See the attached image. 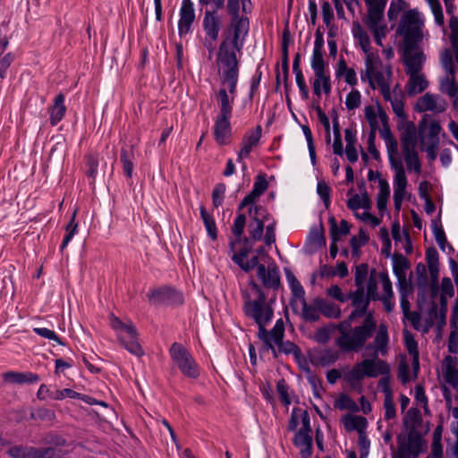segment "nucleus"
Here are the masks:
<instances>
[{"instance_id":"52","label":"nucleus","mask_w":458,"mask_h":458,"mask_svg":"<svg viewBox=\"0 0 458 458\" xmlns=\"http://www.w3.org/2000/svg\"><path fill=\"white\" fill-rule=\"evenodd\" d=\"M367 15L384 14L386 0H365Z\"/></svg>"},{"instance_id":"64","label":"nucleus","mask_w":458,"mask_h":458,"mask_svg":"<svg viewBox=\"0 0 458 458\" xmlns=\"http://www.w3.org/2000/svg\"><path fill=\"white\" fill-rule=\"evenodd\" d=\"M13 458H32V447L14 446L8 451Z\"/></svg>"},{"instance_id":"60","label":"nucleus","mask_w":458,"mask_h":458,"mask_svg":"<svg viewBox=\"0 0 458 458\" xmlns=\"http://www.w3.org/2000/svg\"><path fill=\"white\" fill-rule=\"evenodd\" d=\"M80 397V393H77L70 388L55 389L52 393V400L61 401L65 398L76 399Z\"/></svg>"},{"instance_id":"6","label":"nucleus","mask_w":458,"mask_h":458,"mask_svg":"<svg viewBox=\"0 0 458 458\" xmlns=\"http://www.w3.org/2000/svg\"><path fill=\"white\" fill-rule=\"evenodd\" d=\"M249 28L242 21L228 25L219 46L218 57H237L241 54Z\"/></svg>"},{"instance_id":"54","label":"nucleus","mask_w":458,"mask_h":458,"mask_svg":"<svg viewBox=\"0 0 458 458\" xmlns=\"http://www.w3.org/2000/svg\"><path fill=\"white\" fill-rule=\"evenodd\" d=\"M351 225L345 221L342 220L340 225H337L335 221L331 222V233L334 239V242H336L339 236L346 235L350 233Z\"/></svg>"},{"instance_id":"55","label":"nucleus","mask_w":458,"mask_h":458,"mask_svg":"<svg viewBox=\"0 0 458 458\" xmlns=\"http://www.w3.org/2000/svg\"><path fill=\"white\" fill-rule=\"evenodd\" d=\"M75 216L76 211L72 213V219L66 226V234L61 244V250H64L67 247L72 237L77 233L78 224L75 223Z\"/></svg>"},{"instance_id":"43","label":"nucleus","mask_w":458,"mask_h":458,"mask_svg":"<svg viewBox=\"0 0 458 458\" xmlns=\"http://www.w3.org/2000/svg\"><path fill=\"white\" fill-rule=\"evenodd\" d=\"M4 377L5 381L15 384L35 383L39 380V377L31 372H7L4 374Z\"/></svg>"},{"instance_id":"24","label":"nucleus","mask_w":458,"mask_h":458,"mask_svg":"<svg viewBox=\"0 0 458 458\" xmlns=\"http://www.w3.org/2000/svg\"><path fill=\"white\" fill-rule=\"evenodd\" d=\"M284 334V326L283 320L278 319L271 331L264 328L259 330L258 335L262 342L272 350L275 356H276V347L283 341Z\"/></svg>"},{"instance_id":"36","label":"nucleus","mask_w":458,"mask_h":458,"mask_svg":"<svg viewBox=\"0 0 458 458\" xmlns=\"http://www.w3.org/2000/svg\"><path fill=\"white\" fill-rule=\"evenodd\" d=\"M403 339L405 347L411 356V365L413 369V376L416 377L417 373L420 369V361H419V352H418V344L415 341L412 334L407 330L403 332Z\"/></svg>"},{"instance_id":"11","label":"nucleus","mask_w":458,"mask_h":458,"mask_svg":"<svg viewBox=\"0 0 458 458\" xmlns=\"http://www.w3.org/2000/svg\"><path fill=\"white\" fill-rule=\"evenodd\" d=\"M388 364L379 359H365L357 363L346 375V379L351 383L360 382L365 377H377L389 373Z\"/></svg>"},{"instance_id":"37","label":"nucleus","mask_w":458,"mask_h":458,"mask_svg":"<svg viewBox=\"0 0 458 458\" xmlns=\"http://www.w3.org/2000/svg\"><path fill=\"white\" fill-rule=\"evenodd\" d=\"M378 178V192L377 193V207L380 214H383L386 210L387 203L390 198V186L387 180L381 178L379 174H377Z\"/></svg>"},{"instance_id":"30","label":"nucleus","mask_w":458,"mask_h":458,"mask_svg":"<svg viewBox=\"0 0 458 458\" xmlns=\"http://www.w3.org/2000/svg\"><path fill=\"white\" fill-rule=\"evenodd\" d=\"M310 425L308 428H300L293 437L294 445L300 450L301 458H309L312 454V437Z\"/></svg>"},{"instance_id":"48","label":"nucleus","mask_w":458,"mask_h":458,"mask_svg":"<svg viewBox=\"0 0 458 458\" xmlns=\"http://www.w3.org/2000/svg\"><path fill=\"white\" fill-rule=\"evenodd\" d=\"M200 216L205 225L208 236L212 240L217 237L216 225L213 217L207 212L204 207H200Z\"/></svg>"},{"instance_id":"9","label":"nucleus","mask_w":458,"mask_h":458,"mask_svg":"<svg viewBox=\"0 0 458 458\" xmlns=\"http://www.w3.org/2000/svg\"><path fill=\"white\" fill-rule=\"evenodd\" d=\"M347 195L349 196L346 202L347 208L357 219L372 227H376L381 223L378 217L370 213L372 200L368 192L353 193L352 189L348 191Z\"/></svg>"},{"instance_id":"16","label":"nucleus","mask_w":458,"mask_h":458,"mask_svg":"<svg viewBox=\"0 0 458 458\" xmlns=\"http://www.w3.org/2000/svg\"><path fill=\"white\" fill-rule=\"evenodd\" d=\"M218 10L216 8V10H206L202 21L206 45L212 48L219 37L223 25L222 17L219 15Z\"/></svg>"},{"instance_id":"53","label":"nucleus","mask_w":458,"mask_h":458,"mask_svg":"<svg viewBox=\"0 0 458 458\" xmlns=\"http://www.w3.org/2000/svg\"><path fill=\"white\" fill-rule=\"evenodd\" d=\"M425 1L428 3V4L431 10V13L435 19V22L439 26H443L445 23V18H444L442 5H441L439 0H425Z\"/></svg>"},{"instance_id":"26","label":"nucleus","mask_w":458,"mask_h":458,"mask_svg":"<svg viewBox=\"0 0 458 458\" xmlns=\"http://www.w3.org/2000/svg\"><path fill=\"white\" fill-rule=\"evenodd\" d=\"M347 297L351 299L352 305L355 308L350 315V319H355L356 318L364 316L369 301L372 300V298L368 295V288L357 287V289L350 293Z\"/></svg>"},{"instance_id":"23","label":"nucleus","mask_w":458,"mask_h":458,"mask_svg":"<svg viewBox=\"0 0 458 458\" xmlns=\"http://www.w3.org/2000/svg\"><path fill=\"white\" fill-rule=\"evenodd\" d=\"M447 103L437 95L426 93L418 98L415 110L419 113L432 112L440 114L445 111Z\"/></svg>"},{"instance_id":"39","label":"nucleus","mask_w":458,"mask_h":458,"mask_svg":"<svg viewBox=\"0 0 458 458\" xmlns=\"http://www.w3.org/2000/svg\"><path fill=\"white\" fill-rule=\"evenodd\" d=\"M310 425V419L306 411L300 408H294L291 413V419L288 423V429L294 431L299 426L308 428Z\"/></svg>"},{"instance_id":"59","label":"nucleus","mask_w":458,"mask_h":458,"mask_svg":"<svg viewBox=\"0 0 458 458\" xmlns=\"http://www.w3.org/2000/svg\"><path fill=\"white\" fill-rule=\"evenodd\" d=\"M133 155L128 154L125 150L122 151L121 154V162L123 164V169L124 172V174L131 178L132 176V171H133Z\"/></svg>"},{"instance_id":"18","label":"nucleus","mask_w":458,"mask_h":458,"mask_svg":"<svg viewBox=\"0 0 458 458\" xmlns=\"http://www.w3.org/2000/svg\"><path fill=\"white\" fill-rule=\"evenodd\" d=\"M261 133V127L257 126L254 129L247 131L243 135L240 144V149L237 152V162L242 164L243 169L246 168L244 159L248 158L251 151L259 146Z\"/></svg>"},{"instance_id":"47","label":"nucleus","mask_w":458,"mask_h":458,"mask_svg":"<svg viewBox=\"0 0 458 458\" xmlns=\"http://www.w3.org/2000/svg\"><path fill=\"white\" fill-rule=\"evenodd\" d=\"M384 98L390 102L392 109L396 116L403 120L406 118L403 98L400 94L389 91L388 97H384Z\"/></svg>"},{"instance_id":"34","label":"nucleus","mask_w":458,"mask_h":458,"mask_svg":"<svg viewBox=\"0 0 458 458\" xmlns=\"http://www.w3.org/2000/svg\"><path fill=\"white\" fill-rule=\"evenodd\" d=\"M268 183L264 175H259L254 182L251 191L242 199L240 208L245 206H256L255 201L266 191Z\"/></svg>"},{"instance_id":"62","label":"nucleus","mask_w":458,"mask_h":458,"mask_svg":"<svg viewBox=\"0 0 458 458\" xmlns=\"http://www.w3.org/2000/svg\"><path fill=\"white\" fill-rule=\"evenodd\" d=\"M32 458H61L56 450L52 447L40 449L32 447Z\"/></svg>"},{"instance_id":"46","label":"nucleus","mask_w":458,"mask_h":458,"mask_svg":"<svg viewBox=\"0 0 458 458\" xmlns=\"http://www.w3.org/2000/svg\"><path fill=\"white\" fill-rule=\"evenodd\" d=\"M388 343V335L387 328L385 325H380L378 327L375 340H374V347L375 352L377 355L378 353L385 354L386 352V345Z\"/></svg>"},{"instance_id":"58","label":"nucleus","mask_w":458,"mask_h":458,"mask_svg":"<svg viewBox=\"0 0 458 458\" xmlns=\"http://www.w3.org/2000/svg\"><path fill=\"white\" fill-rule=\"evenodd\" d=\"M454 289L450 278L445 277L441 282V302L446 301L447 298L454 296Z\"/></svg>"},{"instance_id":"42","label":"nucleus","mask_w":458,"mask_h":458,"mask_svg":"<svg viewBox=\"0 0 458 458\" xmlns=\"http://www.w3.org/2000/svg\"><path fill=\"white\" fill-rule=\"evenodd\" d=\"M402 152L407 170L413 171L415 174H420L421 172V164L416 148L402 150Z\"/></svg>"},{"instance_id":"28","label":"nucleus","mask_w":458,"mask_h":458,"mask_svg":"<svg viewBox=\"0 0 458 458\" xmlns=\"http://www.w3.org/2000/svg\"><path fill=\"white\" fill-rule=\"evenodd\" d=\"M366 26L372 32L375 41L378 46H383L382 40L386 38L388 28L384 19V14L367 15Z\"/></svg>"},{"instance_id":"33","label":"nucleus","mask_w":458,"mask_h":458,"mask_svg":"<svg viewBox=\"0 0 458 458\" xmlns=\"http://www.w3.org/2000/svg\"><path fill=\"white\" fill-rule=\"evenodd\" d=\"M441 370L445 382L456 388L458 386V357L446 356L442 362Z\"/></svg>"},{"instance_id":"2","label":"nucleus","mask_w":458,"mask_h":458,"mask_svg":"<svg viewBox=\"0 0 458 458\" xmlns=\"http://www.w3.org/2000/svg\"><path fill=\"white\" fill-rule=\"evenodd\" d=\"M379 134L384 140L387 157L391 169L394 171L393 189H394V205L398 212L402 208L403 202L409 197L407 191L408 180L403 161L399 157L398 142L393 135L389 127H384L379 130Z\"/></svg>"},{"instance_id":"44","label":"nucleus","mask_w":458,"mask_h":458,"mask_svg":"<svg viewBox=\"0 0 458 458\" xmlns=\"http://www.w3.org/2000/svg\"><path fill=\"white\" fill-rule=\"evenodd\" d=\"M300 302L303 319L310 322H315L319 319L320 310L318 305L316 303V300H314L312 304L307 303L305 298L301 300Z\"/></svg>"},{"instance_id":"35","label":"nucleus","mask_w":458,"mask_h":458,"mask_svg":"<svg viewBox=\"0 0 458 458\" xmlns=\"http://www.w3.org/2000/svg\"><path fill=\"white\" fill-rule=\"evenodd\" d=\"M341 422L348 432L357 431L359 434L365 432L368 420L360 415L346 414L342 417Z\"/></svg>"},{"instance_id":"50","label":"nucleus","mask_w":458,"mask_h":458,"mask_svg":"<svg viewBox=\"0 0 458 458\" xmlns=\"http://www.w3.org/2000/svg\"><path fill=\"white\" fill-rule=\"evenodd\" d=\"M220 99V113L223 115H232V105L233 97L230 98L225 89H220L218 92Z\"/></svg>"},{"instance_id":"38","label":"nucleus","mask_w":458,"mask_h":458,"mask_svg":"<svg viewBox=\"0 0 458 458\" xmlns=\"http://www.w3.org/2000/svg\"><path fill=\"white\" fill-rule=\"evenodd\" d=\"M64 99L65 97L62 93L58 94L54 99V104L49 109L50 123L52 125H56L66 113Z\"/></svg>"},{"instance_id":"27","label":"nucleus","mask_w":458,"mask_h":458,"mask_svg":"<svg viewBox=\"0 0 458 458\" xmlns=\"http://www.w3.org/2000/svg\"><path fill=\"white\" fill-rule=\"evenodd\" d=\"M231 115L218 114L215 119L214 135L219 145H227L232 139Z\"/></svg>"},{"instance_id":"45","label":"nucleus","mask_w":458,"mask_h":458,"mask_svg":"<svg viewBox=\"0 0 458 458\" xmlns=\"http://www.w3.org/2000/svg\"><path fill=\"white\" fill-rule=\"evenodd\" d=\"M439 90L448 97H455L458 94V84L454 78L453 72L440 79Z\"/></svg>"},{"instance_id":"1","label":"nucleus","mask_w":458,"mask_h":458,"mask_svg":"<svg viewBox=\"0 0 458 458\" xmlns=\"http://www.w3.org/2000/svg\"><path fill=\"white\" fill-rule=\"evenodd\" d=\"M387 17L397 21L395 35L400 37L403 57H424L423 41L428 38L426 17L418 8H409L405 0L390 3Z\"/></svg>"},{"instance_id":"3","label":"nucleus","mask_w":458,"mask_h":458,"mask_svg":"<svg viewBox=\"0 0 458 458\" xmlns=\"http://www.w3.org/2000/svg\"><path fill=\"white\" fill-rule=\"evenodd\" d=\"M249 241L246 240L245 245L242 249L237 250V242H231L232 259L242 270L249 272L254 267H258V276L262 281L263 284L267 287H276L279 284V272L275 264H270L267 267L265 265H259L258 256H253L248 259L251 250V245L248 244Z\"/></svg>"},{"instance_id":"20","label":"nucleus","mask_w":458,"mask_h":458,"mask_svg":"<svg viewBox=\"0 0 458 458\" xmlns=\"http://www.w3.org/2000/svg\"><path fill=\"white\" fill-rule=\"evenodd\" d=\"M421 450V437L415 432L409 433L407 439L400 441L399 447L392 458H418Z\"/></svg>"},{"instance_id":"13","label":"nucleus","mask_w":458,"mask_h":458,"mask_svg":"<svg viewBox=\"0 0 458 458\" xmlns=\"http://www.w3.org/2000/svg\"><path fill=\"white\" fill-rule=\"evenodd\" d=\"M170 357L179 370L188 377L196 378L199 368L191 352L179 343H174L169 349Z\"/></svg>"},{"instance_id":"12","label":"nucleus","mask_w":458,"mask_h":458,"mask_svg":"<svg viewBox=\"0 0 458 458\" xmlns=\"http://www.w3.org/2000/svg\"><path fill=\"white\" fill-rule=\"evenodd\" d=\"M403 64L409 77L406 85L407 93L414 96L424 91L428 86V81L422 72V59H403Z\"/></svg>"},{"instance_id":"57","label":"nucleus","mask_w":458,"mask_h":458,"mask_svg":"<svg viewBox=\"0 0 458 458\" xmlns=\"http://www.w3.org/2000/svg\"><path fill=\"white\" fill-rule=\"evenodd\" d=\"M287 281L293 296L299 299V301L302 300L305 295V291L300 282L293 275H287Z\"/></svg>"},{"instance_id":"31","label":"nucleus","mask_w":458,"mask_h":458,"mask_svg":"<svg viewBox=\"0 0 458 458\" xmlns=\"http://www.w3.org/2000/svg\"><path fill=\"white\" fill-rule=\"evenodd\" d=\"M340 357V352L335 349H313L309 352V358L312 364L317 366H328L335 363Z\"/></svg>"},{"instance_id":"10","label":"nucleus","mask_w":458,"mask_h":458,"mask_svg":"<svg viewBox=\"0 0 458 458\" xmlns=\"http://www.w3.org/2000/svg\"><path fill=\"white\" fill-rule=\"evenodd\" d=\"M391 74L390 66L381 59H366V76L372 88H379L383 97L389 95Z\"/></svg>"},{"instance_id":"41","label":"nucleus","mask_w":458,"mask_h":458,"mask_svg":"<svg viewBox=\"0 0 458 458\" xmlns=\"http://www.w3.org/2000/svg\"><path fill=\"white\" fill-rule=\"evenodd\" d=\"M316 303L318 305L320 314L328 318H338L341 317L340 307L327 300L318 298Z\"/></svg>"},{"instance_id":"4","label":"nucleus","mask_w":458,"mask_h":458,"mask_svg":"<svg viewBox=\"0 0 458 458\" xmlns=\"http://www.w3.org/2000/svg\"><path fill=\"white\" fill-rule=\"evenodd\" d=\"M367 288L368 295L373 301H381L387 312L393 310L395 303L394 295L392 282L386 271L378 272L372 269L369 272Z\"/></svg>"},{"instance_id":"7","label":"nucleus","mask_w":458,"mask_h":458,"mask_svg":"<svg viewBox=\"0 0 458 458\" xmlns=\"http://www.w3.org/2000/svg\"><path fill=\"white\" fill-rule=\"evenodd\" d=\"M110 326L115 332L120 344L131 354L141 357L144 351L139 342L137 330L131 321L123 322L120 318L110 316Z\"/></svg>"},{"instance_id":"61","label":"nucleus","mask_w":458,"mask_h":458,"mask_svg":"<svg viewBox=\"0 0 458 458\" xmlns=\"http://www.w3.org/2000/svg\"><path fill=\"white\" fill-rule=\"evenodd\" d=\"M226 187L224 183L216 184L212 191V201L216 208L222 205L225 194Z\"/></svg>"},{"instance_id":"49","label":"nucleus","mask_w":458,"mask_h":458,"mask_svg":"<svg viewBox=\"0 0 458 458\" xmlns=\"http://www.w3.org/2000/svg\"><path fill=\"white\" fill-rule=\"evenodd\" d=\"M369 267L366 264H360L356 267L354 274L355 285L358 288H366L365 283L369 281Z\"/></svg>"},{"instance_id":"51","label":"nucleus","mask_w":458,"mask_h":458,"mask_svg":"<svg viewBox=\"0 0 458 458\" xmlns=\"http://www.w3.org/2000/svg\"><path fill=\"white\" fill-rule=\"evenodd\" d=\"M369 241V235L362 228L360 229L359 234L352 237L351 246L353 255L358 256L360 247L364 246Z\"/></svg>"},{"instance_id":"32","label":"nucleus","mask_w":458,"mask_h":458,"mask_svg":"<svg viewBox=\"0 0 458 458\" xmlns=\"http://www.w3.org/2000/svg\"><path fill=\"white\" fill-rule=\"evenodd\" d=\"M393 271L398 281V288H409L407 271L410 268L409 260L402 254H394L392 257Z\"/></svg>"},{"instance_id":"63","label":"nucleus","mask_w":458,"mask_h":458,"mask_svg":"<svg viewBox=\"0 0 458 458\" xmlns=\"http://www.w3.org/2000/svg\"><path fill=\"white\" fill-rule=\"evenodd\" d=\"M334 327L328 326L318 328L314 335V340L319 344H326L329 341Z\"/></svg>"},{"instance_id":"29","label":"nucleus","mask_w":458,"mask_h":458,"mask_svg":"<svg viewBox=\"0 0 458 458\" xmlns=\"http://www.w3.org/2000/svg\"><path fill=\"white\" fill-rule=\"evenodd\" d=\"M364 114L370 126V132L376 133L377 130L379 131L380 123L382 124V128L389 127L387 123V115L379 106H366Z\"/></svg>"},{"instance_id":"25","label":"nucleus","mask_w":458,"mask_h":458,"mask_svg":"<svg viewBox=\"0 0 458 458\" xmlns=\"http://www.w3.org/2000/svg\"><path fill=\"white\" fill-rule=\"evenodd\" d=\"M180 18L178 21V32L180 37L187 35L195 21V8L191 0H182L180 8Z\"/></svg>"},{"instance_id":"56","label":"nucleus","mask_w":458,"mask_h":458,"mask_svg":"<svg viewBox=\"0 0 458 458\" xmlns=\"http://www.w3.org/2000/svg\"><path fill=\"white\" fill-rule=\"evenodd\" d=\"M277 393L283 404L288 407L292 403V395L284 379L278 381L276 386Z\"/></svg>"},{"instance_id":"15","label":"nucleus","mask_w":458,"mask_h":458,"mask_svg":"<svg viewBox=\"0 0 458 458\" xmlns=\"http://www.w3.org/2000/svg\"><path fill=\"white\" fill-rule=\"evenodd\" d=\"M249 216L252 218V221L250 223L248 227V232L250 234L248 244L252 246V243L250 242L251 240L253 242H257L262 239L265 222L267 220V211L261 206H251L249 208ZM246 240L247 238L244 239L242 247H241L239 250L244 247Z\"/></svg>"},{"instance_id":"8","label":"nucleus","mask_w":458,"mask_h":458,"mask_svg":"<svg viewBox=\"0 0 458 458\" xmlns=\"http://www.w3.org/2000/svg\"><path fill=\"white\" fill-rule=\"evenodd\" d=\"M376 322L371 314H368L362 326L356 327L335 340V344L343 351H358L375 330Z\"/></svg>"},{"instance_id":"22","label":"nucleus","mask_w":458,"mask_h":458,"mask_svg":"<svg viewBox=\"0 0 458 458\" xmlns=\"http://www.w3.org/2000/svg\"><path fill=\"white\" fill-rule=\"evenodd\" d=\"M219 72L224 85H227L231 95H233L238 81L237 59H220Z\"/></svg>"},{"instance_id":"17","label":"nucleus","mask_w":458,"mask_h":458,"mask_svg":"<svg viewBox=\"0 0 458 458\" xmlns=\"http://www.w3.org/2000/svg\"><path fill=\"white\" fill-rule=\"evenodd\" d=\"M311 67L315 73L313 91L318 97L322 93L328 95L331 91L330 73L326 68L324 59H312Z\"/></svg>"},{"instance_id":"14","label":"nucleus","mask_w":458,"mask_h":458,"mask_svg":"<svg viewBox=\"0 0 458 458\" xmlns=\"http://www.w3.org/2000/svg\"><path fill=\"white\" fill-rule=\"evenodd\" d=\"M244 310L246 315L253 318L259 325V330L264 328L273 316V310L269 305L266 303L263 295H260L258 301L246 302Z\"/></svg>"},{"instance_id":"40","label":"nucleus","mask_w":458,"mask_h":458,"mask_svg":"<svg viewBox=\"0 0 458 458\" xmlns=\"http://www.w3.org/2000/svg\"><path fill=\"white\" fill-rule=\"evenodd\" d=\"M417 143V131L414 123H410L406 125L401 135L402 150L414 149Z\"/></svg>"},{"instance_id":"5","label":"nucleus","mask_w":458,"mask_h":458,"mask_svg":"<svg viewBox=\"0 0 458 458\" xmlns=\"http://www.w3.org/2000/svg\"><path fill=\"white\" fill-rule=\"evenodd\" d=\"M442 131L440 123L435 119L424 117L419 123L420 149L427 153L430 160L437 158Z\"/></svg>"},{"instance_id":"19","label":"nucleus","mask_w":458,"mask_h":458,"mask_svg":"<svg viewBox=\"0 0 458 458\" xmlns=\"http://www.w3.org/2000/svg\"><path fill=\"white\" fill-rule=\"evenodd\" d=\"M147 297L152 304H177L182 302V295L169 286H159L151 289Z\"/></svg>"},{"instance_id":"21","label":"nucleus","mask_w":458,"mask_h":458,"mask_svg":"<svg viewBox=\"0 0 458 458\" xmlns=\"http://www.w3.org/2000/svg\"><path fill=\"white\" fill-rule=\"evenodd\" d=\"M227 13L230 15L229 25L242 21L250 29V21L246 14L251 10L250 0H227Z\"/></svg>"}]
</instances>
